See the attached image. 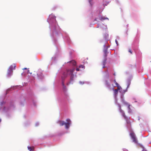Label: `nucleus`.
Returning <instances> with one entry per match:
<instances>
[{"label": "nucleus", "instance_id": "nucleus-1", "mask_svg": "<svg viewBox=\"0 0 151 151\" xmlns=\"http://www.w3.org/2000/svg\"><path fill=\"white\" fill-rule=\"evenodd\" d=\"M75 70V68H74L71 69L67 70L63 73L61 76L62 85L63 86L65 87L64 85V81L65 78L68 76H70V83L73 80L74 75L73 74V73Z\"/></svg>", "mask_w": 151, "mask_h": 151}, {"label": "nucleus", "instance_id": "nucleus-2", "mask_svg": "<svg viewBox=\"0 0 151 151\" xmlns=\"http://www.w3.org/2000/svg\"><path fill=\"white\" fill-rule=\"evenodd\" d=\"M66 123H65L63 121H59L58 122V123L59 124L60 126H62L65 125V128L66 129H68L70 127V125L71 124V121L70 119H66Z\"/></svg>", "mask_w": 151, "mask_h": 151}, {"label": "nucleus", "instance_id": "nucleus-3", "mask_svg": "<svg viewBox=\"0 0 151 151\" xmlns=\"http://www.w3.org/2000/svg\"><path fill=\"white\" fill-rule=\"evenodd\" d=\"M124 118L127 122V127L130 129L131 127V124L130 118L126 116Z\"/></svg>", "mask_w": 151, "mask_h": 151}, {"label": "nucleus", "instance_id": "nucleus-4", "mask_svg": "<svg viewBox=\"0 0 151 151\" xmlns=\"http://www.w3.org/2000/svg\"><path fill=\"white\" fill-rule=\"evenodd\" d=\"M130 135L133 140V142L135 143H137V141L136 140L135 135L134 133L133 132H131L130 133Z\"/></svg>", "mask_w": 151, "mask_h": 151}, {"label": "nucleus", "instance_id": "nucleus-5", "mask_svg": "<svg viewBox=\"0 0 151 151\" xmlns=\"http://www.w3.org/2000/svg\"><path fill=\"white\" fill-rule=\"evenodd\" d=\"M118 106L119 109V111L120 113L122 115L123 117L124 118L125 117L127 116H126L124 112V111L122 109L121 106L120 104H118Z\"/></svg>", "mask_w": 151, "mask_h": 151}, {"label": "nucleus", "instance_id": "nucleus-6", "mask_svg": "<svg viewBox=\"0 0 151 151\" xmlns=\"http://www.w3.org/2000/svg\"><path fill=\"white\" fill-rule=\"evenodd\" d=\"M16 67V65L15 64H13L12 65L10 66L9 69L10 70H12V71L13 70L15 69V68Z\"/></svg>", "mask_w": 151, "mask_h": 151}, {"label": "nucleus", "instance_id": "nucleus-7", "mask_svg": "<svg viewBox=\"0 0 151 151\" xmlns=\"http://www.w3.org/2000/svg\"><path fill=\"white\" fill-rule=\"evenodd\" d=\"M13 71L12 70L9 69L8 70L7 76L8 77H9L12 75V74Z\"/></svg>", "mask_w": 151, "mask_h": 151}, {"label": "nucleus", "instance_id": "nucleus-8", "mask_svg": "<svg viewBox=\"0 0 151 151\" xmlns=\"http://www.w3.org/2000/svg\"><path fill=\"white\" fill-rule=\"evenodd\" d=\"M106 60H107L106 58V57H105L104 59L103 60V61L102 62V64L103 65L102 68H104L105 67V65L106 63Z\"/></svg>", "mask_w": 151, "mask_h": 151}, {"label": "nucleus", "instance_id": "nucleus-9", "mask_svg": "<svg viewBox=\"0 0 151 151\" xmlns=\"http://www.w3.org/2000/svg\"><path fill=\"white\" fill-rule=\"evenodd\" d=\"M27 148H28V150L29 151H34V147L33 146L30 147V146H28L27 147Z\"/></svg>", "mask_w": 151, "mask_h": 151}, {"label": "nucleus", "instance_id": "nucleus-10", "mask_svg": "<svg viewBox=\"0 0 151 151\" xmlns=\"http://www.w3.org/2000/svg\"><path fill=\"white\" fill-rule=\"evenodd\" d=\"M113 90L114 91V96L115 97H116L117 96V95L118 93V91L116 90V89L114 90V88H113Z\"/></svg>", "mask_w": 151, "mask_h": 151}, {"label": "nucleus", "instance_id": "nucleus-11", "mask_svg": "<svg viewBox=\"0 0 151 151\" xmlns=\"http://www.w3.org/2000/svg\"><path fill=\"white\" fill-rule=\"evenodd\" d=\"M70 62L72 63L73 65H76V62L74 60H72Z\"/></svg>", "mask_w": 151, "mask_h": 151}, {"label": "nucleus", "instance_id": "nucleus-12", "mask_svg": "<svg viewBox=\"0 0 151 151\" xmlns=\"http://www.w3.org/2000/svg\"><path fill=\"white\" fill-rule=\"evenodd\" d=\"M104 53L105 54V57H106L107 56V50H104Z\"/></svg>", "mask_w": 151, "mask_h": 151}, {"label": "nucleus", "instance_id": "nucleus-13", "mask_svg": "<svg viewBox=\"0 0 151 151\" xmlns=\"http://www.w3.org/2000/svg\"><path fill=\"white\" fill-rule=\"evenodd\" d=\"M116 87H117V89H116V90H117L118 91V90H120L122 88L119 85H118V86H116Z\"/></svg>", "mask_w": 151, "mask_h": 151}, {"label": "nucleus", "instance_id": "nucleus-14", "mask_svg": "<svg viewBox=\"0 0 151 151\" xmlns=\"http://www.w3.org/2000/svg\"><path fill=\"white\" fill-rule=\"evenodd\" d=\"M115 83V85H112V86L113 87H116V86H118V85H119V84L117 82H116Z\"/></svg>", "mask_w": 151, "mask_h": 151}, {"label": "nucleus", "instance_id": "nucleus-15", "mask_svg": "<svg viewBox=\"0 0 151 151\" xmlns=\"http://www.w3.org/2000/svg\"><path fill=\"white\" fill-rule=\"evenodd\" d=\"M105 19H108L107 18H105L104 17H102L101 18V20H105Z\"/></svg>", "mask_w": 151, "mask_h": 151}, {"label": "nucleus", "instance_id": "nucleus-16", "mask_svg": "<svg viewBox=\"0 0 151 151\" xmlns=\"http://www.w3.org/2000/svg\"><path fill=\"white\" fill-rule=\"evenodd\" d=\"M123 103L124 105H126L127 106L129 104L127 102L125 101H123Z\"/></svg>", "mask_w": 151, "mask_h": 151}, {"label": "nucleus", "instance_id": "nucleus-17", "mask_svg": "<svg viewBox=\"0 0 151 151\" xmlns=\"http://www.w3.org/2000/svg\"><path fill=\"white\" fill-rule=\"evenodd\" d=\"M127 106H128V109H129V111L130 112V110H131V109H130V104H129Z\"/></svg>", "mask_w": 151, "mask_h": 151}, {"label": "nucleus", "instance_id": "nucleus-18", "mask_svg": "<svg viewBox=\"0 0 151 151\" xmlns=\"http://www.w3.org/2000/svg\"><path fill=\"white\" fill-rule=\"evenodd\" d=\"M79 68H84V65H80Z\"/></svg>", "mask_w": 151, "mask_h": 151}, {"label": "nucleus", "instance_id": "nucleus-19", "mask_svg": "<svg viewBox=\"0 0 151 151\" xmlns=\"http://www.w3.org/2000/svg\"><path fill=\"white\" fill-rule=\"evenodd\" d=\"M129 52L131 53V54H132V50L131 49H129Z\"/></svg>", "mask_w": 151, "mask_h": 151}, {"label": "nucleus", "instance_id": "nucleus-20", "mask_svg": "<svg viewBox=\"0 0 151 151\" xmlns=\"http://www.w3.org/2000/svg\"><path fill=\"white\" fill-rule=\"evenodd\" d=\"M130 82H129L128 83V85H127V88H128L129 87V86L130 85Z\"/></svg>", "mask_w": 151, "mask_h": 151}, {"label": "nucleus", "instance_id": "nucleus-21", "mask_svg": "<svg viewBox=\"0 0 151 151\" xmlns=\"http://www.w3.org/2000/svg\"><path fill=\"white\" fill-rule=\"evenodd\" d=\"M27 73H30L31 74L32 73H30L29 70H28L27 72Z\"/></svg>", "mask_w": 151, "mask_h": 151}, {"label": "nucleus", "instance_id": "nucleus-22", "mask_svg": "<svg viewBox=\"0 0 151 151\" xmlns=\"http://www.w3.org/2000/svg\"><path fill=\"white\" fill-rule=\"evenodd\" d=\"M76 70L77 71H79V68H77L76 69Z\"/></svg>", "mask_w": 151, "mask_h": 151}, {"label": "nucleus", "instance_id": "nucleus-23", "mask_svg": "<svg viewBox=\"0 0 151 151\" xmlns=\"http://www.w3.org/2000/svg\"><path fill=\"white\" fill-rule=\"evenodd\" d=\"M23 69V70H27V68H23V69Z\"/></svg>", "mask_w": 151, "mask_h": 151}, {"label": "nucleus", "instance_id": "nucleus-24", "mask_svg": "<svg viewBox=\"0 0 151 151\" xmlns=\"http://www.w3.org/2000/svg\"><path fill=\"white\" fill-rule=\"evenodd\" d=\"M114 83H115L116 82V80H114Z\"/></svg>", "mask_w": 151, "mask_h": 151}, {"label": "nucleus", "instance_id": "nucleus-25", "mask_svg": "<svg viewBox=\"0 0 151 151\" xmlns=\"http://www.w3.org/2000/svg\"><path fill=\"white\" fill-rule=\"evenodd\" d=\"M115 42H116V44H117V42H117V40H115Z\"/></svg>", "mask_w": 151, "mask_h": 151}, {"label": "nucleus", "instance_id": "nucleus-26", "mask_svg": "<svg viewBox=\"0 0 151 151\" xmlns=\"http://www.w3.org/2000/svg\"><path fill=\"white\" fill-rule=\"evenodd\" d=\"M1 119H0V122H1Z\"/></svg>", "mask_w": 151, "mask_h": 151}, {"label": "nucleus", "instance_id": "nucleus-27", "mask_svg": "<svg viewBox=\"0 0 151 151\" xmlns=\"http://www.w3.org/2000/svg\"><path fill=\"white\" fill-rule=\"evenodd\" d=\"M106 32H107V28H106Z\"/></svg>", "mask_w": 151, "mask_h": 151}, {"label": "nucleus", "instance_id": "nucleus-28", "mask_svg": "<svg viewBox=\"0 0 151 151\" xmlns=\"http://www.w3.org/2000/svg\"><path fill=\"white\" fill-rule=\"evenodd\" d=\"M114 75L115 76V73H114Z\"/></svg>", "mask_w": 151, "mask_h": 151}]
</instances>
